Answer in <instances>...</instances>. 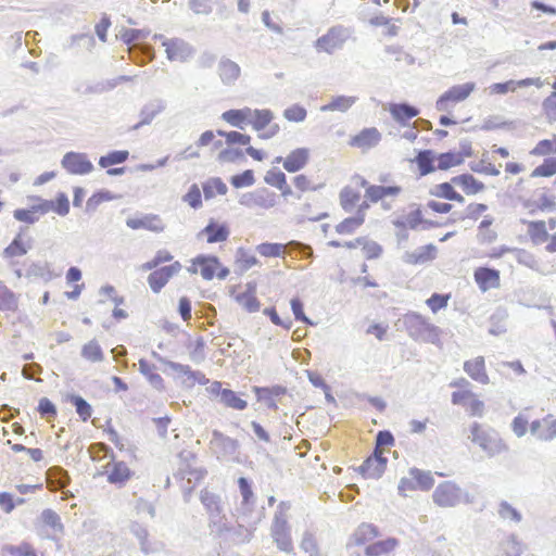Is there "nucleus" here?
I'll return each instance as SVG.
<instances>
[{
	"mask_svg": "<svg viewBox=\"0 0 556 556\" xmlns=\"http://www.w3.org/2000/svg\"><path fill=\"white\" fill-rule=\"evenodd\" d=\"M531 434L540 441L556 440V417L552 414L530 424Z\"/></svg>",
	"mask_w": 556,
	"mask_h": 556,
	"instance_id": "6ab92c4d",
	"label": "nucleus"
},
{
	"mask_svg": "<svg viewBox=\"0 0 556 556\" xmlns=\"http://www.w3.org/2000/svg\"><path fill=\"white\" fill-rule=\"evenodd\" d=\"M541 87L542 83L540 78H525L521 80H507L505 83H496L489 87L491 94H505L508 92H515L518 88L529 86Z\"/></svg>",
	"mask_w": 556,
	"mask_h": 556,
	"instance_id": "2f4dec72",
	"label": "nucleus"
},
{
	"mask_svg": "<svg viewBox=\"0 0 556 556\" xmlns=\"http://www.w3.org/2000/svg\"><path fill=\"white\" fill-rule=\"evenodd\" d=\"M235 301L250 313L257 312L261 303L256 296V283L248 282L242 290L232 292Z\"/></svg>",
	"mask_w": 556,
	"mask_h": 556,
	"instance_id": "5701e85b",
	"label": "nucleus"
},
{
	"mask_svg": "<svg viewBox=\"0 0 556 556\" xmlns=\"http://www.w3.org/2000/svg\"><path fill=\"white\" fill-rule=\"evenodd\" d=\"M344 41L341 28L332 27L327 34L316 40L315 47L318 51L331 53L340 48Z\"/></svg>",
	"mask_w": 556,
	"mask_h": 556,
	"instance_id": "c85d7f7f",
	"label": "nucleus"
},
{
	"mask_svg": "<svg viewBox=\"0 0 556 556\" xmlns=\"http://www.w3.org/2000/svg\"><path fill=\"white\" fill-rule=\"evenodd\" d=\"M369 24L374 27H384V34L389 37L396 36L399 33V27L396 26L395 21L382 14L372 16L369 20Z\"/></svg>",
	"mask_w": 556,
	"mask_h": 556,
	"instance_id": "4d7b16f0",
	"label": "nucleus"
},
{
	"mask_svg": "<svg viewBox=\"0 0 556 556\" xmlns=\"http://www.w3.org/2000/svg\"><path fill=\"white\" fill-rule=\"evenodd\" d=\"M229 228L225 224H218L211 220L201 231L205 236L207 243L224 242L229 237Z\"/></svg>",
	"mask_w": 556,
	"mask_h": 556,
	"instance_id": "c9c22d12",
	"label": "nucleus"
},
{
	"mask_svg": "<svg viewBox=\"0 0 556 556\" xmlns=\"http://www.w3.org/2000/svg\"><path fill=\"white\" fill-rule=\"evenodd\" d=\"M106 479L111 484L124 486L134 476L132 470L123 460H111L104 466Z\"/></svg>",
	"mask_w": 556,
	"mask_h": 556,
	"instance_id": "f3484780",
	"label": "nucleus"
},
{
	"mask_svg": "<svg viewBox=\"0 0 556 556\" xmlns=\"http://www.w3.org/2000/svg\"><path fill=\"white\" fill-rule=\"evenodd\" d=\"M379 536V530L371 523H362L351 534L348 548H364L365 556H384L393 552L399 541L394 538L375 541Z\"/></svg>",
	"mask_w": 556,
	"mask_h": 556,
	"instance_id": "f257e3e1",
	"label": "nucleus"
},
{
	"mask_svg": "<svg viewBox=\"0 0 556 556\" xmlns=\"http://www.w3.org/2000/svg\"><path fill=\"white\" fill-rule=\"evenodd\" d=\"M437 256V247L433 244H427L424 247H420L416 251L409 253L407 255V262L413 265L418 264H425L432 260H434Z\"/></svg>",
	"mask_w": 556,
	"mask_h": 556,
	"instance_id": "79ce46f5",
	"label": "nucleus"
},
{
	"mask_svg": "<svg viewBox=\"0 0 556 556\" xmlns=\"http://www.w3.org/2000/svg\"><path fill=\"white\" fill-rule=\"evenodd\" d=\"M367 188V179L358 174L351 177L350 182L342 188L339 193L341 207L345 211H352L358 205L362 199V190Z\"/></svg>",
	"mask_w": 556,
	"mask_h": 556,
	"instance_id": "6e6552de",
	"label": "nucleus"
},
{
	"mask_svg": "<svg viewBox=\"0 0 556 556\" xmlns=\"http://www.w3.org/2000/svg\"><path fill=\"white\" fill-rule=\"evenodd\" d=\"M126 226L131 230H146L153 233H161L165 230L166 224L159 214H135L126 219Z\"/></svg>",
	"mask_w": 556,
	"mask_h": 556,
	"instance_id": "9b49d317",
	"label": "nucleus"
},
{
	"mask_svg": "<svg viewBox=\"0 0 556 556\" xmlns=\"http://www.w3.org/2000/svg\"><path fill=\"white\" fill-rule=\"evenodd\" d=\"M311 149L306 147L291 150L286 157L278 156L277 163H282V167L288 173H298L304 169L311 161Z\"/></svg>",
	"mask_w": 556,
	"mask_h": 556,
	"instance_id": "4468645a",
	"label": "nucleus"
},
{
	"mask_svg": "<svg viewBox=\"0 0 556 556\" xmlns=\"http://www.w3.org/2000/svg\"><path fill=\"white\" fill-rule=\"evenodd\" d=\"M62 165L68 173L75 175H85L92 170V164L86 155L75 152L66 153Z\"/></svg>",
	"mask_w": 556,
	"mask_h": 556,
	"instance_id": "a878e982",
	"label": "nucleus"
},
{
	"mask_svg": "<svg viewBox=\"0 0 556 556\" xmlns=\"http://www.w3.org/2000/svg\"><path fill=\"white\" fill-rule=\"evenodd\" d=\"M394 445V438L390 431H379L376 437L375 451L384 456L386 452Z\"/></svg>",
	"mask_w": 556,
	"mask_h": 556,
	"instance_id": "e2e57ef3",
	"label": "nucleus"
},
{
	"mask_svg": "<svg viewBox=\"0 0 556 556\" xmlns=\"http://www.w3.org/2000/svg\"><path fill=\"white\" fill-rule=\"evenodd\" d=\"M556 175V157H545L541 164L530 173L531 178H551Z\"/></svg>",
	"mask_w": 556,
	"mask_h": 556,
	"instance_id": "49530a36",
	"label": "nucleus"
},
{
	"mask_svg": "<svg viewBox=\"0 0 556 556\" xmlns=\"http://www.w3.org/2000/svg\"><path fill=\"white\" fill-rule=\"evenodd\" d=\"M437 505L442 507H451L456 505L460 500V489L451 481L440 483L432 494Z\"/></svg>",
	"mask_w": 556,
	"mask_h": 556,
	"instance_id": "a211bd4d",
	"label": "nucleus"
},
{
	"mask_svg": "<svg viewBox=\"0 0 556 556\" xmlns=\"http://www.w3.org/2000/svg\"><path fill=\"white\" fill-rule=\"evenodd\" d=\"M543 190L536 200L527 199L523 201L522 205L530 215L556 212V197L549 192L548 188Z\"/></svg>",
	"mask_w": 556,
	"mask_h": 556,
	"instance_id": "dca6fc26",
	"label": "nucleus"
},
{
	"mask_svg": "<svg viewBox=\"0 0 556 556\" xmlns=\"http://www.w3.org/2000/svg\"><path fill=\"white\" fill-rule=\"evenodd\" d=\"M235 263L241 270H248L253 266H256L258 264V260L250 250L240 247L236 251Z\"/></svg>",
	"mask_w": 556,
	"mask_h": 556,
	"instance_id": "09e8293b",
	"label": "nucleus"
},
{
	"mask_svg": "<svg viewBox=\"0 0 556 556\" xmlns=\"http://www.w3.org/2000/svg\"><path fill=\"white\" fill-rule=\"evenodd\" d=\"M218 74L223 83L232 84L241 74L239 65L231 60H223L218 65Z\"/></svg>",
	"mask_w": 556,
	"mask_h": 556,
	"instance_id": "37998d69",
	"label": "nucleus"
},
{
	"mask_svg": "<svg viewBox=\"0 0 556 556\" xmlns=\"http://www.w3.org/2000/svg\"><path fill=\"white\" fill-rule=\"evenodd\" d=\"M450 386L456 389L451 394L453 405L464 407L470 417H482L484 415V402L472 391L468 380L460 378L452 381Z\"/></svg>",
	"mask_w": 556,
	"mask_h": 556,
	"instance_id": "20e7f679",
	"label": "nucleus"
},
{
	"mask_svg": "<svg viewBox=\"0 0 556 556\" xmlns=\"http://www.w3.org/2000/svg\"><path fill=\"white\" fill-rule=\"evenodd\" d=\"M363 256L366 260H376L382 254V248L379 243L370 239L369 237H362V243L359 245Z\"/></svg>",
	"mask_w": 556,
	"mask_h": 556,
	"instance_id": "13d9d810",
	"label": "nucleus"
},
{
	"mask_svg": "<svg viewBox=\"0 0 556 556\" xmlns=\"http://www.w3.org/2000/svg\"><path fill=\"white\" fill-rule=\"evenodd\" d=\"M430 195L437 199H444L447 201H454L457 203H464L465 197L455 189L454 182L452 179L450 181H444L434 185L430 191Z\"/></svg>",
	"mask_w": 556,
	"mask_h": 556,
	"instance_id": "72a5a7b5",
	"label": "nucleus"
},
{
	"mask_svg": "<svg viewBox=\"0 0 556 556\" xmlns=\"http://www.w3.org/2000/svg\"><path fill=\"white\" fill-rule=\"evenodd\" d=\"M252 203L262 208H270L276 205L277 195L268 188H258L250 193Z\"/></svg>",
	"mask_w": 556,
	"mask_h": 556,
	"instance_id": "a19ab883",
	"label": "nucleus"
},
{
	"mask_svg": "<svg viewBox=\"0 0 556 556\" xmlns=\"http://www.w3.org/2000/svg\"><path fill=\"white\" fill-rule=\"evenodd\" d=\"M27 251V243L23 240L22 235H17L13 241L4 249L3 256L5 258H15L25 255Z\"/></svg>",
	"mask_w": 556,
	"mask_h": 556,
	"instance_id": "603ef678",
	"label": "nucleus"
},
{
	"mask_svg": "<svg viewBox=\"0 0 556 556\" xmlns=\"http://www.w3.org/2000/svg\"><path fill=\"white\" fill-rule=\"evenodd\" d=\"M67 401L75 406L76 413L78 414L81 421L86 422L90 419L92 415V408L86 400L79 395L70 394L67 395Z\"/></svg>",
	"mask_w": 556,
	"mask_h": 556,
	"instance_id": "6e6d98bb",
	"label": "nucleus"
},
{
	"mask_svg": "<svg viewBox=\"0 0 556 556\" xmlns=\"http://www.w3.org/2000/svg\"><path fill=\"white\" fill-rule=\"evenodd\" d=\"M434 484L432 475L418 468H412L408 475L403 477L399 483V491L402 495H407L413 491H428Z\"/></svg>",
	"mask_w": 556,
	"mask_h": 556,
	"instance_id": "1a4fd4ad",
	"label": "nucleus"
},
{
	"mask_svg": "<svg viewBox=\"0 0 556 556\" xmlns=\"http://www.w3.org/2000/svg\"><path fill=\"white\" fill-rule=\"evenodd\" d=\"M382 134L377 127H365L350 136L348 144L350 148L361 152H368L380 144Z\"/></svg>",
	"mask_w": 556,
	"mask_h": 556,
	"instance_id": "9d476101",
	"label": "nucleus"
},
{
	"mask_svg": "<svg viewBox=\"0 0 556 556\" xmlns=\"http://www.w3.org/2000/svg\"><path fill=\"white\" fill-rule=\"evenodd\" d=\"M273 119L274 114L270 110H252L250 124L254 130L260 132L258 137L261 139H269L276 136L280 130L278 124H271Z\"/></svg>",
	"mask_w": 556,
	"mask_h": 556,
	"instance_id": "f8f14e48",
	"label": "nucleus"
},
{
	"mask_svg": "<svg viewBox=\"0 0 556 556\" xmlns=\"http://www.w3.org/2000/svg\"><path fill=\"white\" fill-rule=\"evenodd\" d=\"M271 536L280 549L286 552L292 549L290 527L282 515L275 517L271 526Z\"/></svg>",
	"mask_w": 556,
	"mask_h": 556,
	"instance_id": "aec40b11",
	"label": "nucleus"
},
{
	"mask_svg": "<svg viewBox=\"0 0 556 556\" xmlns=\"http://www.w3.org/2000/svg\"><path fill=\"white\" fill-rule=\"evenodd\" d=\"M254 182H255V176H254V172L252 169H245L242 173H240L238 175H233L230 178V184L232 185V187H235L237 189L250 187V186L254 185Z\"/></svg>",
	"mask_w": 556,
	"mask_h": 556,
	"instance_id": "69168bd1",
	"label": "nucleus"
},
{
	"mask_svg": "<svg viewBox=\"0 0 556 556\" xmlns=\"http://www.w3.org/2000/svg\"><path fill=\"white\" fill-rule=\"evenodd\" d=\"M368 207L367 203H363L359 206V210L355 215L345 217L340 223L334 226V231L341 237H349L356 233V231L364 225L365 223V212Z\"/></svg>",
	"mask_w": 556,
	"mask_h": 556,
	"instance_id": "412c9836",
	"label": "nucleus"
},
{
	"mask_svg": "<svg viewBox=\"0 0 556 556\" xmlns=\"http://www.w3.org/2000/svg\"><path fill=\"white\" fill-rule=\"evenodd\" d=\"M493 223L492 218H484L478 226L477 239L481 244H491L496 238L497 233L491 228Z\"/></svg>",
	"mask_w": 556,
	"mask_h": 556,
	"instance_id": "8fccbe9b",
	"label": "nucleus"
},
{
	"mask_svg": "<svg viewBox=\"0 0 556 556\" xmlns=\"http://www.w3.org/2000/svg\"><path fill=\"white\" fill-rule=\"evenodd\" d=\"M81 355L85 359L92 363L101 362L103 359L102 349L96 340H91L83 346Z\"/></svg>",
	"mask_w": 556,
	"mask_h": 556,
	"instance_id": "680f3d73",
	"label": "nucleus"
},
{
	"mask_svg": "<svg viewBox=\"0 0 556 556\" xmlns=\"http://www.w3.org/2000/svg\"><path fill=\"white\" fill-rule=\"evenodd\" d=\"M139 368L140 371L150 380L151 383L159 387L163 386V379L156 372L155 366L153 364H150L148 361L140 359Z\"/></svg>",
	"mask_w": 556,
	"mask_h": 556,
	"instance_id": "338daca9",
	"label": "nucleus"
},
{
	"mask_svg": "<svg viewBox=\"0 0 556 556\" xmlns=\"http://www.w3.org/2000/svg\"><path fill=\"white\" fill-rule=\"evenodd\" d=\"M475 88L476 85L473 83H466L464 85L451 87L438 99L437 109L439 111H448L453 104L467 99Z\"/></svg>",
	"mask_w": 556,
	"mask_h": 556,
	"instance_id": "2eb2a0df",
	"label": "nucleus"
},
{
	"mask_svg": "<svg viewBox=\"0 0 556 556\" xmlns=\"http://www.w3.org/2000/svg\"><path fill=\"white\" fill-rule=\"evenodd\" d=\"M200 501L211 514L220 511L218 496L207 489L201 491Z\"/></svg>",
	"mask_w": 556,
	"mask_h": 556,
	"instance_id": "0e129e2a",
	"label": "nucleus"
},
{
	"mask_svg": "<svg viewBox=\"0 0 556 556\" xmlns=\"http://www.w3.org/2000/svg\"><path fill=\"white\" fill-rule=\"evenodd\" d=\"M387 463L386 456L374 452L359 467V471L364 478L378 479L384 472Z\"/></svg>",
	"mask_w": 556,
	"mask_h": 556,
	"instance_id": "bb28decb",
	"label": "nucleus"
},
{
	"mask_svg": "<svg viewBox=\"0 0 556 556\" xmlns=\"http://www.w3.org/2000/svg\"><path fill=\"white\" fill-rule=\"evenodd\" d=\"M403 325L414 340L437 345L441 344V330L422 315L409 312L404 315Z\"/></svg>",
	"mask_w": 556,
	"mask_h": 556,
	"instance_id": "39448f33",
	"label": "nucleus"
},
{
	"mask_svg": "<svg viewBox=\"0 0 556 556\" xmlns=\"http://www.w3.org/2000/svg\"><path fill=\"white\" fill-rule=\"evenodd\" d=\"M470 441L481 447L489 456H494L506 450L498 433L480 422H473L469 428Z\"/></svg>",
	"mask_w": 556,
	"mask_h": 556,
	"instance_id": "423d86ee",
	"label": "nucleus"
},
{
	"mask_svg": "<svg viewBox=\"0 0 556 556\" xmlns=\"http://www.w3.org/2000/svg\"><path fill=\"white\" fill-rule=\"evenodd\" d=\"M451 300V294L433 293L427 299L426 304L432 313H438L440 309L445 308Z\"/></svg>",
	"mask_w": 556,
	"mask_h": 556,
	"instance_id": "774afa93",
	"label": "nucleus"
},
{
	"mask_svg": "<svg viewBox=\"0 0 556 556\" xmlns=\"http://www.w3.org/2000/svg\"><path fill=\"white\" fill-rule=\"evenodd\" d=\"M294 188L300 193L315 192L323 188V184H316L312 176L298 174L292 178Z\"/></svg>",
	"mask_w": 556,
	"mask_h": 556,
	"instance_id": "de8ad7c7",
	"label": "nucleus"
},
{
	"mask_svg": "<svg viewBox=\"0 0 556 556\" xmlns=\"http://www.w3.org/2000/svg\"><path fill=\"white\" fill-rule=\"evenodd\" d=\"M181 268L182 266L178 261L154 268L148 276V283L151 290L159 293L174 276L180 273Z\"/></svg>",
	"mask_w": 556,
	"mask_h": 556,
	"instance_id": "ddd939ff",
	"label": "nucleus"
},
{
	"mask_svg": "<svg viewBox=\"0 0 556 556\" xmlns=\"http://www.w3.org/2000/svg\"><path fill=\"white\" fill-rule=\"evenodd\" d=\"M464 370L472 380L481 384H488L490 382L483 356H477L466 361L464 363Z\"/></svg>",
	"mask_w": 556,
	"mask_h": 556,
	"instance_id": "7c9ffc66",
	"label": "nucleus"
},
{
	"mask_svg": "<svg viewBox=\"0 0 556 556\" xmlns=\"http://www.w3.org/2000/svg\"><path fill=\"white\" fill-rule=\"evenodd\" d=\"M197 147H210L211 154L218 163L223 164L222 154L225 151V138L219 137L217 131L206 130L202 132L197 141Z\"/></svg>",
	"mask_w": 556,
	"mask_h": 556,
	"instance_id": "393cba45",
	"label": "nucleus"
},
{
	"mask_svg": "<svg viewBox=\"0 0 556 556\" xmlns=\"http://www.w3.org/2000/svg\"><path fill=\"white\" fill-rule=\"evenodd\" d=\"M217 135L225 138V151L222 154L223 164L236 163L249 155L254 161L262 162L267 157L263 149L251 146V136L237 130H217Z\"/></svg>",
	"mask_w": 556,
	"mask_h": 556,
	"instance_id": "f03ea898",
	"label": "nucleus"
},
{
	"mask_svg": "<svg viewBox=\"0 0 556 556\" xmlns=\"http://www.w3.org/2000/svg\"><path fill=\"white\" fill-rule=\"evenodd\" d=\"M392 118L401 125H407L419 114V110L407 103H389L387 108Z\"/></svg>",
	"mask_w": 556,
	"mask_h": 556,
	"instance_id": "f704fd0d",
	"label": "nucleus"
},
{
	"mask_svg": "<svg viewBox=\"0 0 556 556\" xmlns=\"http://www.w3.org/2000/svg\"><path fill=\"white\" fill-rule=\"evenodd\" d=\"M264 181L278 189L281 192V197L288 199L294 197V192L288 184L287 176L280 169H269L264 176Z\"/></svg>",
	"mask_w": 556,
	"mask_h": 556,
	"instance_id": "473e14b6",
	"label": "nucleus"
},
{
	"mask_svg": "<svg viewBox=\"0 0 556 556\" xmlns=\"http://www.w3.org/2000/svg\"><path fill=\"white\" fill-rule=\"evenodd\" d=\"M41 203L47 204V213L52 211L60 216H65L70 212V201L64 192L58 193L51 201L41 199Z\"/></svg>",
	"mask_w": 556,
	"mask_h": 556,
	"instance_id": "c03bdc74",
	"label": "nucleus"
},
{
	"mask_svg": "<svg viewBox=\"0 0 556 556\" xmlns=\"http://www.w3.org/2000/svg\"><path fill=\"white\" fill-rule=\"evenodd\" d=\"M174 256L167 250H159L153 258L141 265L142 270H152L165 263H173Z\"/></svg>",
	"mask_w": 556,
	"mask_h": 556,
	"instance_id": "052dcab7",
	"label": "nucleus"
},
{
	"mask_svg": "<svg viewBox=\"0 0 556 556\" xmlns=\"http://www.w3.org/2000/svg\"><path fill=\"white\" fill-rule=\"evenodd\" d=\"M452 182L459 187L463 195L472 197L482 193L485 190V185L472 174L465 173L452 177Z\"/></svg>",
	"mask_w": 556,
	"mask_h": 556,
	"instance_id": "cd10ccee",
	"label": "nucleus"
},
{
	"mask_svg": "<svg viewBox=\"0 0 556 556\" xmlns=\"http://www.w3.org/2000/svg\"><path fill=\"white\" fill-rule=\"evenodd\" d=\"M287 245L283 243L264 242L256 247L257 253L263 257H283Z\"/></svg>",
	"mask_w": 556,
	"mask_h": 556,
	"instance_id": "5fc2aeb1",
	"label": "nucleus"
},
{
	"mask_svg": "<svg viewBox=\"0 0 556 556\" xmlns=\"http://www.w3.org/2000/svg\"><path fill=\"white\" fill-rule=\"evenodd\" d=\"M18 307L16 295L0 281V311L15 312Z\"/></svg>",
	"mask_w": 556,
	"mask_h": 556,
	"instance_id": "3c124183",
	"label": "nucleus"
},
{
	"mask_svg": "<svg viewBox=\"0 0 556 556\" xmlns=\"http://www.w3.org/2000/svg\"><path fill=\"white\" fill-rule=\"evenodd\" d=\"M220 401L225 406L237 410H243L248 407L247 401L238 396V394L230 389H224Z\"/></svg>",
	"mask_w": 556,
	"mask_h": 556,
	"instance_id": "bf43d9fd",
	"label": "nucleus"
},
{
	"mask_svg": "<svg viewBox=\"0 0 556 556\" xmlns=\"http://www.w3.org/2000/svg\"><path fill=\"white\" fill-rule=\"evenodd\" d=\"M401 193H402V187L397 186V185L379 186V185H369L367 182L366 197L372 203H377V202L383 201L386 199L397 198Z\"/></svg>",
	"mask_w": 556,
	"mask_h": 556,
	"instance_id": "c756f323",
	"label": "nucleus"
},
{
	"mask_svg": "<svg viewBox=\"0 0 556 556\" xmlns=\"http://www.w3.org/2000/svg\"><path fill=\"white\" fill-rule=\"evenodd\" d=\"M31 202L29 208H17L14 211V218L18 222L34 224L40 215L47 214V204L41 203V198L37 195L28 197Z\"/></svg>",
	"mask_w": 556,
	"mask_h": 556,
	"instance_id": "b1692460",
	"label": "nucleus"
},
{
	"mask_svg": "<svg viewBox=\"0 0 556 556\" xmlns=\"http://www.w3.org/2000/svg\"><path fill=\"white\" fill-rule=\"evenodd\" d=\"M189 270L200 274L205 280L225 279L229 275V269L222 265L218 257L212 255L197 256L192 260Z\"/></svg>",
	"mask_w": 556,
	"mask_h": 556,
	"instance_id": "0eeeda50",
	"label": "nucleus"
},
{
	"mask_svg": "<svg viewBox=\"0 0 556 556\" xmlns=\"http://www.w3.org/2000/svg\"><path fill=\"white\" fill-rule=\"evenodd\" d=\"M167 59L170 61H181L186 58L185 45L177 39H169L163 42Z\"/></svg>",
	"mask_w": 556,
	"mask_h": 556,
	"instance_id": "864d4df0",
	"label": "nucleus"
},
{
	"mask_svg": "<svg viewBox=\"0 0 556 556\" xmlns=\"http://www.w3.org/2000/svg\"><path fill=\"white\" fill-rule=\"evenodd\" d=\"M252 118V109H232L225 111L222 114V119L228 123L232 127L243 128L244 125L250 123Z\"/></svg>",
	"mask_w": 556,
	"mask_h": 556,
	"instance_id": "4c0bfd02",
	"label": "nucleus"
},
{
	"mask_svg": "<svg viewBox=\"0 0 556 556\" xmlns=\"http://www.w3.org/2000/svg\"><path fill=\"white\" fill-rule=\"evenodd\" d=\"M414 162L417 165L420 176L429 175L438 169L437 165H434V162H437V156L431 150L419 151Z\"/></svg>",
	"mask_w": 556,
	"mask_h": 556,
	"instance_id": "58836bf2",
	"label": "nucleus"
},
{
	"mask_svg": "<svg viewBox=\"0 0 556 556\" xmlns=\"http://www.w3.org/2000/svg\"><path fill=\"white\" fill-rule=\"evenodd\" d=\"M521 224L526 227V235L533 245L545 244L549 253L556 252V217L544 219H522Z\"/></svg>",
	"mask_w": 556,
	"mask_h": 556,
	"instance_id": "7ed1b4c3",
	"label": "nucleus"
},
{
	"mask_svg": "<svg viewBox=\"0 0 556 556\" xmlns=\"http://www.w3.org/2000/svg\"><path fill=\"white\" fill-rule=\"evenodd\" d=\"M357 101L355 96H336L328 103L324 104L320 110L323 112H346Z\"/></svg>",
	"mask_w": 556,
	"mask_h": 556,
	"instance_id": "ea45409f",
	"label": "nucleus"
},
{
	"mask_svg": "<svg viewBox=\"0 0 556 556\" xmlns=\"http://www.w3.org/2000/svg\"><path fill=\"white\" fill-rule=\"evenodd\" d=\"M470 156V153L460 151H448L437 155V167L439 170H448L457 167L465 162V159Z\"/></svg>",
	"mask_w": 556,
	"mask_h": 556,
	"instance_id": "e433bc0d",
	"label": "nucleus"
},
{
	"mask_svg": "<svg viewBox=\"0 0 556 556\" xmlns=\"http://www.w3.org/2000/svg\"><path fill=\"white\" fill-rule=\"evenodd\" d=\"M473 279L482 292L501 287V275L497 269L490 267H477L473 271Z\"/></svg>",
	"mask_w": 556,
	"mask_h": 556,
	"instance_id": "4be33fe9",
	"label": "nucleus"
},
{
	"mask_svg": "<svg viewBox=\"0 0 556 556\" xmlns=\"http://www.w3.org/2000/svg\"><path fill=\"white\" fill-rule=\"evenodd\" d=\"M202 189L206 200L213 199L216 195H225L228 191L226 184L219 177L206 180L203 184Z\"/></svg>",
	"mask_w": 556,
	"mask_h": 556,
	"instance_id": "a18cd8bd",
	"label": "nucleus"
}]
</instances>
